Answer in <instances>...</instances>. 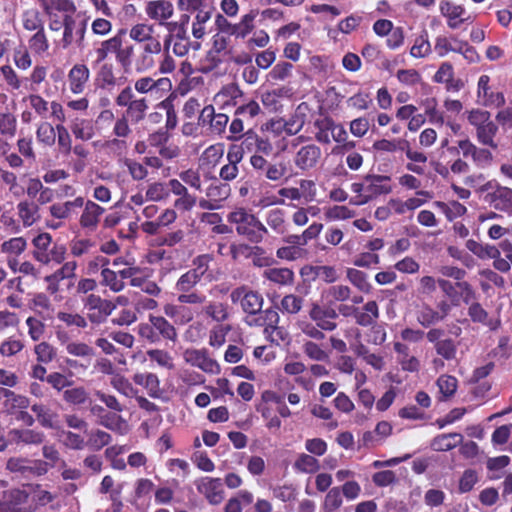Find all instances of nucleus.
<instances>
[{
    "label": "nucleus",
    "instance_id": "nucleus-1",
    "mask_svg": "<svg viewBox=\"0 0 512 512\" xmlns=\"http://www.w3.org/2000/svg\"><path fill=\"white\" fill-rule=\"evenodd\" d=\"M227 220L235 226L239 235L255 244L262 242L268 233L266 226L245 208H236L228 214Z\"/></svg>",
    "mask_w": 512,
    "mask_h": 512
},
{
    "label": "nucleus",
    "instance_id": "nucleus-2",
    "mask_svg": "<svg viewBox=\"0 0 512 512\" xmlns=\"http://www.w3.org/2000/svg\"><path fill=\"white\" fill-rule=\"evenodd\" d=\"M32 246V256L41 264L47 265L51 262L60 264L65 260V246L53 243L52 236L47 232L35 236L32 240Z\"/></svg>",
    "mask_w": 512,
    "mask_h": 512
},
{
    "label": "nucleus",
    "instance_id": "nucleus-3",
    "mask_svg": "<svg viewBox=\"0 0 512 512\" xmlns=\"http://www.w3.org/2000/svg\"><path fill=\"white\" fill-rule=\"evenodd\" d=\"M88 27V19L80 14L64 15L63 36L60 45L63 49L71 46L82 50L85 47V35Z\"/></svg>",
    "mask_w": 512,
    "mask_h": 512
},
{
    "label": "nucleus",
    "instance_id": "nucleus-4",
    "mask_svg": "<svg viewBox=\"0 0 512 512\" xmlns=\"http://www.w3.org/2000/svg\"><path fill=\"white\" fill-rule=\"evenodd\" d=\"M162 52L161 41L139 45L133 57V69L137 73H145L154 69L157 58Z\"/></svg>",
    "mask_w": 512,
    "mask_h": 512
},
{
    "label": "nucleus",
    "instance_id": "nucleus-5",
    "mask_svg": "<svg viewBox=\"0 0 512 512\" xmlns=\"http://www.w3.org/2000/svg\"><path fill=\"white\" fill-rule=\"evenodd\" d=\"M230 299L233 304H240L242 310L247 314L257 315L262 311L264 302L262 295L246 286L233 289Z\"/></svg>",
    "mask_w": 512,
    "mask_h": 512
},
{
    "label": "nucleus",
    "instance_id": "nucleus-6",
    "mask_svg": "<svg viewBox=\"0 0 512 512\" xmlns=\"http://www.w3.org/2000/svg\"><path fill=\"white\" fill-rule=\"evenodd\" d=\"M364 180L366 182L367 196L355 200L356 206L364 205L379 195L392 192L391 178L389 176L369 174L365 176Z\"/></svg>",
    "mask_w": 512,
    "mask_h": 512
},
{
    "label": "nucleus",
    "instance_id": "nucleus-7",
    "mask_svg": "<svg viewBox=\"0 0 512 512\" xmlns=\"http://www.w3.org/2000/svg\"><path fill=\"white\" fill-rule=\"evenodd\" d=\"M195 486L211 505H218L224 499L223 483L220 478L202 477L195 481Z\"/></svg>",
    "mask_w": 512,
    "mask_h": 512
},
{
    "label": "nucleus",
    "instance_id": "nucleus-8",
    "mask_svg": "<svg viewBox=\"0 0 512 512\" xmlns=\"http://www.w3.org/2000/svg\"><path fill=\"white\" fill-rule=\"evenodd\" d=\"M171 88V80L166 77L154 79L151 76H143L134 82L135 91L142 95L159 94V97H161L164 93L169 92Z\"/></svg>",
    "mask_w": 512,
    "mask_h": 512
},
{
    "label": "nucleus",
    "instance_id": "nucleus-9",
    "mask_svg": "<svg viewBox=\"0 0 512 512\" xmlns=\"http://www.w3.org/2000/svg\"><path fill=\"white\" fill-rule=\"evenodd\" d=\"M322 152L319 146L307 144L300 147L293 158V163L301 171L314 169L320 161Z\"/></svg>",
    "mask_w": 512,
    "mask_h": 512
},
{
    "label": "nucleus",
    "instance_id": "nucleus-10",
    "mask_svg": "<svg viewBox=\"0 0 512 512\" xmlns=\"http://www.w3.org/2000/svg\"><path fill=\"white\" fill-rule=\"evenodd\" d=\"M183 358L186 363L201 369L205 373L218 374L220 372L219 364L209 357L205 350L186 349Z\"/></svg>",
    "mask_w": 512,
    "mask_h": 512
},
{
    "label": "nucleus",
    "instance_id": "nucleus-11",
    "mask_svg": "<svg viewBox=\"0 0 512 512\" xmlns=\"http://www.w3.org/2000/svg\"><path fill=\"white\" fill-rule=\"evenodd\" d=\"M90 70L83 63H77L72 66L67 75L68 87L71 93L75 95L82 94L89 82Z\"/></svg>",
    "mask_w": 512,
    "mask_h": 512
},
{
    "label": "nucleus",
    "instance_id": "nucleus-12",
    "mask_svg": "<svg viewBox=\"0 0 512 512\" xmlns=\"http://www.w3.org/2000/svg\"><path fill=\"white\" fill-rule=\"evenodd\" d=\"M76 268V261H67L54 273L46 276L45 282L47 283V291L50 294H56L60 290L61 281L75 277Z\"/></svg>",
    "mask_w": 512,
    "mask_h": 512
},
{
    "label": "nucleus",
    "instance_id": "nucleus-13",
    "mask_svg": "<svg viewBox=\"0 0 512 512\" xmlns=\"http://www.w3.org/2000/svg\"><path fill=\"white\" fill-rule=\"evenodd\" d=\"M145 13L149 19L164 24L174 14L173 4L168 0H152L147 2Z\"/></svg>",
    "mask_w": 512,
    "mask_h": 512
},
{
    "label": "nucleus",
    "instance_id": "nucleus-14",
    "mask_svg": "<svg viewBox=\"0 0 512 512\" xmlns=\"http://www.w3.org/2000/svg\"><path fill=\"white\" fill-rule=\"evenodd\" d=\"M82 207H84V209L80 216V225L82 228L93 232L97 229L105 209L91 200L84 201Z\"/></svg>",
    "mask_w": 512,
    "mask_h": 512
},
{
    "label": "nucleus",
    "instance_id": "nucleus-15",
    "mask_svg": "<svg viewBox=\"0 0 512 512\" xmlns=\"http://www.w3.org/2000/svg\"><path fill=\"white\" fill-rule=\"evenodd\" d=\"M18 224L29 228L40 220L39 206L33 201L21 200L16 205Z\"/></svg>",
    "mask_w": 512,
    "mask_h": 512
},
{
    "label": "nucleus",
    "instance_id": "nucleus-16",
    "mask_svg": "<svg viewBox=\"0 0 512 512\" xmlns=\"http://www.w3.org/2000/svg\"><path fill=\"white\" fill-rule=\"evenodd\" d=\"M200 120L209 122L210 131L214 135H221L225 132L229 117L224 113H215L212 105L205 106L200 114Z\"/></svg>",
    "mask_w": 512,
    "mask_h": 512
},
{
    "label": "nucleus",
    "instance_id": "nucleus-17",
    "mask_svg": "<svg viewBox=\"0 0 512 512\" xmlns=\"http://www.w3.org/2000/svg\"><path fill=\"white\" fill-rule=\"evenodd\" d=\"M309 316L322 330L333 331L337 326L334 322L337 313L333 309L323 308L318 304H314L309 312Z\"/></svg>",
    "mask_w": 512,
    "mask_h": 512
},
{
    "label": "nucleus",
    "instance_id": "nucleus-18",
    "mask_svg": "<svg viewBox=\"0 0 512 512\" xmlns=\"http://www.w3.org/2000/svg\"><path fill=\"white\" fill-rule=\"evenodd\" d=\"M440 13L447 18V24L451 29H457L464 22L465 8L448 0H442L439 4Z\"/></svg>",
    "mask_w": 512,
    "mask_h": 512
},
{
    "label": "nucleus",
    "instance_id": "nucleus-19",
    "mask_svg": "<svg viewBox=\"0 0 512 512\" xmlns=\"http://www.w3.org/2000/svg\"><path fill=\"white\" fill-rule=\"evenodd\" d=\"M136 385L143 387L151 398H159L162 394L160 380L155 373L141 372L133 375Z\"/></svg>",
    "mask_w": 512,
    "mask_h": 512
},
{
    "label": "nucleus",
    "instance_id": "nucleus-20",
    "mask_svg": "<svg viewBox=\"0 0 512 512\" xmlns=\"http://www.w3.org/2000/svg\"><path fill=\"white\" fill-rule=\"evenodd\" d=\"M154 25L148 23H137L129 29V38L138 45L160 41L158 36H154Z\"/></svg>",
    "mask_w": 512,
    "mask_h": 512
},
{
    "label": "nucleus",
    "instance_id": "nucleus-21",
    "mask_svg": "<svg viewBox=\"0 0 512 512\" xmlns=\"http://www.w3.org/2000/svg\"><path fill=\"white\" fill-rule=\"evenodd\" d=\"M84 204L83 197H76L73 200L65 201V202H57L53 203L49 207V213L52 218L56 220H67L72 216L74 208H80Z\"/></svg>",
    "mask_w": 512,
    "mask_h": 512
},
{
    "label": "nucleus",
    "instance_id": "nucleus-22",
    "mask_svg": "<svg viewBox=\"0 0 512 512\" xmlns=\"http://www.w3.org/2000/svg\"><path fill=\"white\" fill-rule=\"evenodd\" d=\"M31 309L36 314V317H39L42 320L49 321L54 317V306L49 297L44 293H37L34 295L31 300Z\"/></svg>",
    "mask_w": 512,
    "mask_h": 512
},
{
    "label": "nucleus",
    "instance_id": "nucleus-23",
    "mask_svg": "<svg viewBox=\"0 0 512 512\" xmlns=\"http://www.w3.org/2000/svg\"><path fill=\"white\" fill-rule=\"evenodd\" d=\"M394 350L397 353V361L402 370L417 372L420 369V361L409 353V347L401 342L394 343Z\"/></svg>",
    "mask_w": 512,
    "mask_h": 512
},
{
    "label": "nucleus",
    "instance_id": "nucleus-24",
    "mask_svg": "<svg viewBox=\"0 0 512 512\" xmlns=\"http://www.w3.org/2000/svg\"><path fill=\"white\" fill-rule=\"evenodd\" d=\"M10 442L19 444H40L43 442L44 434L32 429H13L9 432Z\"/></svg>",
    "mask_w": 512,
    "mask_h": 512
},
{
    "label": "nucleus",
    "instance_id": "nucleus-25",
    "mask_svg": "<svg viewBox=\"0 0 512 512\" xmlns=\"http://www.w3.org/2000/svg\"><path fill=\"white\" fill-rule=\"evenodd\" d=\"M164 313L167 317L171 318L176 324L184 325L194 318V312L191 308L182 304H166L164 306Z\"/></svg>",
    "mask_w": 512,
    "mask_h": 512
},
{
    "label": "nucleus",
    "instance_id": "nucleus-26",
    "mask_svg": "<svg viewBox=\"0 0 512 512\" xmlns=\"http://www.w3.org/2000/svg\"><path fill=\"white\" fill-rule=\"evenodd\" d=\"M242 96V91L236 85L223 87L214 97V101L222 108L236 106L237 99Z\"/></svg>",
    "mask_w": 512,
    "mask_h": 512
},
{
    "label": "nucleus",
    "instance_id": "nucleus-27",
    "mask_svg": "<svg viewBox=\"0 0 512 512\" xmlns=\"http://www.w3.org/2000/svg\"><path fill=\"white\" fill-rule=\"evenodd\" d=\"M491 202L496 209L512 215V189L498 187L491 195Z\"/></svg>",
    "mask_w": 512,
    "mask_h": 512
},
{
    "label": "nucleus",
    "instance_id": "nucleus-28",
    "mask_svg": "<svg viewBox=\"0 0 512 512\" xmlns=\"http://www.w3.org/2000/svg\"><path fill=\"white\" fill-rule=\"evenodd\" d=\"M148 109L149 105L147 98L139 97L126 108L123 116L127 117L132 124H137L145 118Z\"/></svg>",
    "mask_w": 512,
    "mask_h": 512
},
{
    "label": "nucleus",
    "instance_id": "nucleus-29",
    "mask_svg": "<svg viewBox=\"0 0 512 512\" xmlns=\"http://www.w3.org/2000/svg\"><path fill=\"white\" fill-rule=\"evenodd\" d=\"M70 129L76 139L88 141L93 138L94 126L91 120L85 118H75L71 121Z\"/></svg>",
    "mask_w": 512,
    "mask_h": 512
},
{
    "label": "nucleus",
    "instance_id": "nucleus-30",
    "mask_svg": "<svg viewBox=\"0 0 512 512\" xmlns=\"http://www.w3.org/2000/svg\"><path fill=\"white\" fill-rule=\"evenodd\" d=\"M462 40L455 36H437L435 38L434 50L439 57H445L450 52L458 53Z\"/></svg>",
    "mask_w": 512,
    "mask_h": 512
},
{
    "label": "nucleus",
    "instance_id": "nucleus-31",
    "mask_svg": "<svg viewBox=\"0 0 512 512\" xmlns=\"http://www.w3.org/2000/svg\"><path fill=\"white\" fill-rule=\"evenodd\" d=\"M83 305L88 311H97L103 316H108L115 309V305L95 294H89L83 300Z\"/></svg>",
    "mask_w": 512,
    "mask_h": 512
},
{
    "label": "nucleus",
    "instance_id": "nucleus-32",
    "mask_svg": "<svg viewBox=\"0 0 512 512\" xmlns=\"http://www.w3.org/2000/svg\"><path fill=\"white\" fill-rule=\"evenodd\" d=\"M45 14L62 12L64 15L73 14L76 7L71 0H38Z\"/></svg>",
    "mask_w": 512,
    "mask_h": 512
},
{
    "label": "nucleus",
    "instance_id": "nucleus-33",
    "mask_svg": "<svg viewBox=\"0 0 512 512\" xmlns=\"http://www.w3.org/2000/svg\"><path fill=\"white\" fill-rule=\"evenodd\" d=\"M434 206L438 208L450 222L462 217L467 212V208L455 200L447 202L436 201L434 202Z\"/></svg>",
    "mask_w": 512,
    "mask_h": 512
},
{
    "label": "nucleus",
    "instance_id": "nucleus-34",
    "mask_svg": "<svg viewBox=\"0 0 512 512\" xmlns=\"http://www.w3.org/2000/svg\"><path fill=\"white\" fill-rule=\"evenodd\" d=\"M149 322L154 325L156 332L159 334V337L170 340L172 342L176 341V329L166 318L162 316L150 315Z\"/></svg>",
    "mask_w": 512,
    "mask_h": 512
},
{
    "label": "nucleus",
    "instance_id": "nucleus-35",
    "mask_svg": "<svg viewBox=\"0 0 512 512\" xmlns=\"http://www.w3.org/2000/svg\"><path fill=\"white\" fill-rule=\"evenodd\" d=\"M497 132L498 126L491 120L476 130L477 141L484 146L496 149L498 144L494 138Z\"/></svg>",
    "mask_w": 512,
    "mask_h": 512
},
{
    "label": "nucleus",
    "instance_id": "nucleus-36",
    "mask_svg": "<svg viewBox=\"0 0 512 512\" xmlns=\"http://www.w3.org/2000/svg\"><path fill=\"white\" fill-rule=\"evenodd\" d=\"M122 32L123 31H120L117 35L101 42L100 46L95 51L97 62L104 61L109 54H116V52L122 46Z\"/></svg>",
    "mask_w": 512,
    "mask_h": 512
},
{
    "label": "nucleus",
    "instance_id": "nucleus-37",
    "mask_svg": "<svg viewBox=\"0 0 512 512\" xmlns=\"http://www.w3.org/2000/svg\"><path fill=\"white\" fill-rule=\"evenodd\" d=\"M263 277L275 284L289 285L293 282L294 272L289 268H268L264 270Z\"/></svg>",
    "mask_w": 512,
    "mask_h": 512
},
{
    "label": "nucleus",
    "instance_id": "nucleus-38",
    "mask_svg": "<svg viewBox=\"0 0 512 512\" xmlns=\"http://www.w3.org/2000/svg\"><path fill=\"white\" fill-rule=\"evenodd\" d=\"M466 248L481 259L497 258L500 251L494 245L481 244L473 239L466 242Z\"/></svg>",
    "mask_w": 512,
    "mask_h": 512
},
{
    "label": "nucleus",
    "instance_id": "nucleus-39",
    "mask_svg": "<svg viewBox=\"0 0 512 512\" xmlns=\"http://www.w3.org/2000/svg\"><path fill=\"white\" fill-rule=\"evenodd\" d=\"M463 442L460 433H449L437 436L432 442V448L436 451H449Z\"/></svg>",
    "mask_w": 512,
    "mask_h": 512
},
{
    "label": "nucleus",
    "instance_id": "nucleus-40",
    "mask_svg": "<svg viewBox=\"0 0 512 512\" xmlns=\"http://www.w3.org/2000/svg\"><path fill=\"white\" fill-rule=\"evenodd\" d=\"M32 411L36 414L38 422L45 428H57V415L43 404H33Z\"/></svg>",
    "mask_w": 512,
    "mask_h": 512
},
{
    "label": "nucleus",
    "instance_id": "nucleus-41",
    "mask_svg": "<svg viewBox=\"0 0 512 512\" xmlns=\"http://www.w3.org/2000/svg\"><path fill=\"white\" fill-rule=\"evenodd\" d=\"M378 317L379 310L375 301L367 302L363 307V311L355 313L356 322L361 326L372 325Z\"/></svg>",
    "mask_w": 512,
    "mask_h": 512
},
{
    "label": "nucleus",
    "instance_id": "nucleus-42",
    "mask_svg": "<svg viewBox=\"0 0 512 512\" xmlns=\"http://www.w3.org/2000/svg\"><path fill=\"white\" fill-rule=\"evenodd\" d=\"M57 125L52 126L49 122H41L36 129V139L38 143L51 147L56 143Z\"/></svg>",
    "mask_w": 512,
    "mask_h": 512
},
{
    "label": "nucleus",
    "instance_id": "nucleus-43",
    "mask_svg": "<svg viewBox=\"0 0 512 512\" xmlns=\"http://www.w3.org/2000/svg\"><path fill=\"white\" fill-rule=\"evenodd\" d=\"M27 248V241L24 237H12L1 244V252L7 257H18Z\"/></svg>",
    "mask_w": 512,
    "mask_h": 512
},
{
    "label": "nucleus",
    "instance_id": "nucleus-44",
    "mask_svg": "<svg viewBox=\"0 0 512 512\" xmlns=\"http://www.w3.org/2000/svg\"><path fill=\"white\" fill-rule=\"evenodd\" d=\"M101 277V284L114 293H118L125 288V282L120 279L119 274L113 269L103 268L101 270Z\"/></svg>",
    "mask_w": 512,
    "mask_h": 512
},
{
    "label": "nucleus",
    "instance_id": "nucleus-45",
    "mask_svg": "<svg viewBox=\"0 0 512 512\" xmlns=\"http://www.w3.org/2000/svg\"><path fill=\"white\" fill-rule=\"evenodd\" d=\"M3 395L5 397V406L10 411L26 410L30 405V401L26 396L16 394L11 390H4Z\"/></svg>",
    "mask_w": 512,
    "mask_h": 512
},
{
    "label": "nucleus",
    "instance_id": "nucleus-46",
    "mask_svg": "<svg viewBox=\"0 0 512 512\" xmlns=\"http://www.w3.org/2000/svg\"><path fill=\"white\" fill-rule=\"evenodd\" d=\"M99 424L107 429L125 433L127 428L126 421L117 413L106 412L100 416Z\"/></svg>",
    "mask_w": 512,
    "mask_h": 512
},
{
    "label": "nucleus",
    "instance_id": "nucleus-47",
    "mask_svg": "<svg viewBox=\"0 0 512 512\" xmlns=\"http://www.w3.org/2000/svg\"><path fill=\"white\" fill-rule=\"evenodd\" d=\"M323 297L329 302H344L351 298V289L346 285H332L323 293Z\"/></svg>",
    "mask_w": 512,
    "mask_h": 512
},
{
    "label": "nucleus",
    "instance_id": "nucleus-48",
    "mask_svg": "<svg viewBox=\"0 0 512 512\" xmlns=\"http://www.w3.org/2000/svg\"><path fill=\"white\" fill-rule=\"evenodd\" d=\"M346 277L349 282L361 292L368 293L370 291L371 285L365 272L355 268H348Z\"/></svg>",
    "mask_w": 512,
    "mask_h": 512
},
{
    "label": "nucleus",
    "instance_id": "nucleus-49",
    "mask_svg": "<svg viewBox=\"0 0 512 512\" xmlns=\"http://www.w3.org/2000/svg\"><path fill=\"white\" fill-rule=\"evenodd\" d=\"M256 13L251 11L242 16L239 23L234 24L232 36L236 38H245L254 28Z\"/></svg>",
    "mask_w": 512,
    "mask_h": 512
},
{
    "label": "nucleus",
    "instance_id": "nucleus-50",
    "mask_svg": "<svg viewBox=\"0 0 512 512\" xmlns=\"http://www.w3.org/2000/svg\"><path fill=\"white\" fill-rule=\"evenodd\" d=\"M145 197L148 201L160 202L169 197L168 185L166 182H153L147 186Z\"/></svg>",
    "mask_w": 512,
    "mask_h": 512
},
{
    "label": "nucleus",
    "instance_id": "nucleus-51",
    "mask_svg": "<svg viewBox=\"0 0 512 512\" xmlns=\"http://www.w3.org/2000/svg\"><path fill=\"white\" fill-rule=\"evenodd\" d=\"M439 392L441 394V399L446 400L452 397L458 387V381L456 377L451 375H441L436 382Z\"/></svg>",
    "mask_w": 512,
    "mask_h": 512
},
{
    "label": "nucleus",
    "instance_id": "nucleus-52",
    "mask_svg": "<svg viewBox=\"0 0 512 512\" xmlns=\"http://www.w3.org/2000/svg\"><path fill=\"white\" fill-rule=\"evenodd\" d=\"M110 384L117 392L125 397L133 398L137 395V389H135L132 383L123 375H114L111 378Z\"/></svg>",
    "mask_w": 512,
    "mask_h": 512
},
{
    "label": "nucleus",
    "instance_id": "nucleus-53",
    "mask_svg": "<svg viewBox=\"0 0 512 512\" xmlns=\"http://www.w3.org/2000/svg\"><path fill=\"white\" fill-rule=\"evenodd\" d=\"M280 317L275 309L269 308L261 312V314L253 321H248L249 325L264 326V329H271L276 327L279 323Z\"/></svg>",
    "mask_w": 512,
    "mask_h": 512
},
{
    "label": "nucleus",
    "instance_id": "nucleus-54",
    "mask_svg": "<svg viewBox=\"0 0 512 512\" xmlns=\"http://www.w3.org/2000/svg\"><path fill=\"white\" fill-rule=\"evenodd\" d=\"M417 320L423 327H429L443 320V315L429 305H423L417 313Z\"/></svg>",
    "mask_w": 512,
    "mask_h": 512
},
{
    "label": "nucleus",
    "instance_id": "nucleus-55",
    "mask_svg": "<svg viewBox=\"0 0 512 512\" xmlns=\"http://www.w3.org/2000/svg\"><path fill=\"white\" fill-rule=\"evenodd\" d=\"M17 132V119L9 111L0 112V134L6 137H14Z\"/></svg>",
    "mask_w": 512,
    "mask_h": 512
},
{
    "label": "nucleus",
    "instance_id": "nucleus-56",
    "mask_svg": "<svg viewBox=\"0 0 512 512\" xmlns=\"http://www.w3.org/2000/svg\"><path fill=\"white\" fill-rule=\"evenodd\" d=\"M23 348L24 343L19 337L10 336L0 343V355L3 357H11L21 352Z\"/></svg>",
    "mask_w": 512,
    "mask_h": 512
},
{
    "label": "nucleus",
    "instance_id": "nucleus-57",
    "mask_svg": "<svg viewBox=\"0 0 512 512\" xmlns=\"http://www.w3.org/2000/svg\"><path fill=\"white\" fill-rule=\"evenodd\" d=\"M267 225L277 234H283L286 231L285 214L281 209H272L266 216Z\"/></svg>",
    "mask_w": 512,
    "mask_h": 512
},
{
    "label": "nucleus",
    "instance_id": "nucleus-58",
    "mask_svg": "<svg viewBox=\"0 0 512 512\" xmlns=\"http://www.w3.org/2000/svg\"><path fill=\"white\" fill-rule=\"evenodd\" d=\"M45 321L36 316H29L26 319L25 324L28 328V335L33 341H39L43 338L46 330Z\"/></svg>",
    "mask_w": 512,
    "mask_h": 512
},
{
    "label": "nucleus",
    "instance_id": "nucleus-59",
    "mask_svg": "<svg viewBox=\"0 0 512 512\" xmlns=\"http://www.w3.org/2000/svg\"><path fill=\"white\" fill-rule=\"evenodd\" d=\"M66 351L68 354L87 359L88 362L94 356V349L86 343L71 341L66 345Z\"/></svg>",
    "mask_w": 512,
    "mask_h": 512
},
{
    "label": "nucleus",
    "instance_id": "nucleus-60",
    "mask_svg": "<svg viewBox=\"0 0 512 512\" xmlns=\"http://www.w3.org/2000/svg\"><path fill=\"white\" fill-rule=\"evenodd\" d=\"M56 142L61 154L68 155L72 149V138L63 124H57Z\"/></svg>",
    "mask_w": 512,
    "mask_h": 512
},
{
    "label": "nucleus",
    "instance_id": "nucleus-61",
    "mask_svg": "<svg viewBox=\"0 0 512 512\" xmlns=\"http://www.w3.org/2000/svg\"><path fill=\"white\" fill-rule=\"evenodd\" d=\"M147 356L151 361L157 363L158 366L172 370L174 368L173 358L169 352L162 349H150L147 351Z\"/></svg>",
    "mask_w": 512,
    "mask_h": 512
},
{
    "label": "nucleus",
    "instance_id": "nucleus-62",
    "mask_svg": "<svg viewBox=\"0 0 512 512\" xmlns=\"http://www.w3.org/2000/svg\"><path fill=\"white\" fill-rule=\"evenodd\" d=\"M295 468L303 473H315L319 470V461L309 454H301L295 461Z\"/></svg>",
    "mask_w": 512,
    "mask_h": 512
},
{
    "label": "nucleus",
    "instance_id": "nucleus-63",
    "mask_svg": "<svg viewBox=\"0 0 512 512\" xmlns=\"http://www.w3.org/2000/svg\"><path fill=\"white\" fill-rule=\"evenodd\" d=\"M111 435L102 430L91 431L87 445L90 449L98 451L111 442Z\"/></svg>",
    "mask_w": 512,
    "mask_h": 512
},
{
    "label": "nucleus",
    "instance_id": "nucleus-64",
    "mask_svg": "<svg viewBox=\"0 0 512 512\" xmlns=\"http://www.w3.org/2000/svg\"><path fill=\"white\" fill-rule=\"evenodd\" d=\"M0 73L8 89L19 90L22 87V80L12 66L6 64L0 67Z\"/></svg>",
    "mask_w": 512,
    "mask_h": 512
}]
</instances>
